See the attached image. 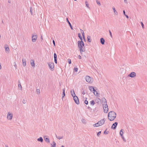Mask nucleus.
<instances>
[{
    "instance_id": "nucleus-27",
    "label": "nucleus",
    "mask_w": 147,
    "mask_h": 147,
    "mask_svg": "<svg viewBox=\"0 0 147 147\" xmlns=\"http://www.w3.org/2000/svg\"><path fill=\"white\" fill-rule=\"evenodd\" d=\"M96 100H97L96 103H98V104H99L101 103V100L99 98H97Z\"/></svg>"
},
{
    "instance_id": "nucleus-14",
    "label": "nucleus",
    "mask_w": 147,
    "mask_h": 147,
    "mask_svg": "<svg viewBox=\"0 0 147 147\" xmlns=\"http://www.w3.org/2000/svg\"><path fill=\"white\" fill-rule=\"evenodd\" d=\"M71 93L72 96L74 97L75 96H76L74 92V90H71Z\"/></svg>"
},
{
    "instance_id": "nucleus-28",
    "label": "nucleus",
    "mask_w": 147,
    "mask_h": 147,
    "mask_svg": "<svg viewBox=\"0 0 147 147\" xmlns=\"http://www.w3.org/2000/svg\"><path fill=\"white\" fill-rule=\"evenodd\" d=\"M53 144H51V147H55L56 143L55 141H53Z\"/></svg>"
},
{
    "instance_id": "nucleus-55",
    "label": "nucleus",
    "mask_w": 147,
    "mask_h": 147,
    "mask_svg": "<svg viewBox=\"0 0 147 147\" xmlns=\"http://www.w3.org/2000/svg\"><path fill=\"white\" fill-rule=\"evenodd\" d=\"M93 126L94 127H97L96 123L94 124L93 125Z\"/></svg>"
},
{
    "instance_id": "nucleus-19",
    "label": "nucleus",
    "mask_w": 147,
    "mask_h": 147,
    "mask_svg": "<svg viewBox=\"0 0 147 147\" xmlns=\"http://www.w3.org/2000/svg\"><path fill=\"white\" fill-rule=\"evenodd\" d=\"M62 98L63 99V98L65 96V89L64 88L63 89V94H62Z\"/></svg>"
},
{
    "instance_id": "nucleus-42",
    "label": "nucleus",
    "mask_w": 147,
    "mask_h": 147,
    "mask_svg": "<svg viewBox=\"0 0 147 147\" xmlns=\"http://www.w3.org/2000/svg\"><path fill=\"white\" fill-rule=\"evenodd\" d=\"M78 68L77 67H74V71L76 72H77L78 71Z\"/></svg>"
},
{
    "instance_id": "nucleus-15",
    "label": "nucleus",
    "mask_w": 147,
    "mask_h": 147,
    "mask_svg": "<svg viewBox=\"0 0 147 147\" xmlns=\"http://www.w3.org/2000/svg\"><path fill=\"white\" fill-rule=\"evenodd\" d=\"M31 64L33 67H35L34 61L33 59H31Z\"/></svg>"
},
{
    "instance_id": "nucleus-48",
    "label": "nucleus",
    "mask_w": 147,
    "mask_h": 147,
    "mask_svg": "<svg viewBox=\"0 0 147 147\" xmlns=\"http://www.w3.org/2000/svg\"><path fill=\"white\" fill-rule=\"evenodd\" d=\"M22 102L23 104H25L26 102V101L24 99L23 101H22Z\"/></svg>"
},
{
    "instance_id": "nucleus-2",
    "label": "nucleus",
    "mask_w": 147,
    "mask_h": 147,
    "mask_svg": "<svg viewBox=\"0 0 147 147\" xmlns=\"http://www.w3.org/2000/svg\"><path fill=\"white\" fill-rule=\"evenodd\" d=\"M116 114L114 111L110 112L108 115V119L111 121L113 120L116 118Z\"/></svg>"
},
{
    "instance_id": "nucleus-5",
    "label": "nucleus",
    "mask_w": 147,
    "mask_h": 147,
    "mask_svg": "<svg viewBox=\"0 0 147 147\" xmlns=\"http://www.w3.org/2000/svg\"><path fill=\"white\" fill-rule=\"evenodd\" d=\"M73 98L76 103L77 105L79 104V101L78 97L76 96H75L74 97H73Z\"/></svg>"
},
{
    "instance_id": "nucleus-40",
    "label": "nucleus",
    "mask_w": 147,
    "mask_h": 147,
    "mask_svg": "<svg viewBox=\"0 0 147 147\" xmlns=\"http://www.w3.org/2000/svg\"><path fill=\"white\" fill-rule=\"evenodd\" d=\"M96 3H97V4L99 5H101V4H100V1H98V0H96Z\"/></svg>"
},
{
    "instance_id": "nucleus-10",
    "label": "nucleus",
    "mask_w": 147,
    "mask_h": 147,
    "mask_svg": "<svg viewBox=\"0 0 147 147\" xmlns=\"http://www.w3.org/2000/svg\"><path fill=\"white\" fill-rule=\"evenodd\" d=\"M117 124L118 123L117 122H115V123L113 124L112 126L111 127V128L113 129H115L116 128Z\"/></svg>"
},
{
    "instance_id": "nucleus-13",
    "label": "nucleus",
    "mask_w": 147,
    "mask_h": 147,
    "mask_svg": "<svg viewBox=\"0 0 147 147\" xmlns=\"http://www.w3.org/2000/svg\"><path fill=\"white\" fill-rule=\"evenodd\" d=\"M66 21H67V22L68 23V24H69V26H70L71 28L72 29V30H73V27L72 26V25L71 24V23L70 22H69V21L68 20V19L67 18H66Z\"/></svg>"
},
{
    "instance_id": "nucleus-17",
    "label": "nucleus",
    "mask_w": 147,
    "mask_h": 147,
    "mask_svg": "<svg viewBox=\"0 0 147 147\" xmlns=\"http://www.w3.org/2000/svg\"><path fill=\"white\" fill-rule=\"evenodd\" d=\"M104 109V112L105 113H107L108 111V108L106 107L105 108H103Z\"/></svg>"
},
{
    "instance_id": "nucleus-47",
    "label": "nucleus",
    "mask_w": 147,
    "mask_h": 147,
    "mask_svg": "<svg viewBox=\"0 0 147 147\" xmlns=\"http://www.w3.org/2000/svg\"><path fill=\"white\" fill-rule=\"evenodd\" d=\"M109 34H110V35L111 36V38H112V33H111V31L110 30H109Z\"/></svg>"
},
{
    "instance_id": "nucleus-37",
    "label": "nucleus",
    "mask_w": 147,
    "mask_h": 147,
    "mask_svg": "<svg viewBox=\"0 0 147 147\" xmlns=\"http://www.w3.org/2000/svg\"><path fill=\"white\" fill-rule=\"evenodd\" d=\"M18 86H20V89L22 90V86H21L20 83V81L19 80L18 81Z\"/></svg>"
},
{
    "instance_id": "nucleus-20",
    "label": "nucleus",
    "mask_w": 147,
    "mask_h": 147,
    "mask_svg": "<svg viewBox=\"0 0 147 147\" xmlns=\"http://www.w3.org/2000/svg\"><path fill=\"white\" fill-rule=\"evenodd\" d=\"M87 39L88 42H91L92 40L90 36H88L87 37Z\"/></svg>"
},
{
    "instance_id": "nucleus-30",
    "label": "nucleus",
    "mask_w": 147,
    "mask_h": 147,
    "mask_svg": "<svg viewBox=\"0 0 147 147\" xmlns=\"http://www.w3.org/2000/svg\"><path fill=\"white\" fill-rule=\"evenodd\" d=\"M45 140L46 142H48V143H49L50 141L49 139L47 138H45Z\"/></svg>"
},
{
    "instance_id": "nucleus-50",
    "label": "nucleus",
    "mask_w": 147,
    "mask_h": 147,
    "mask_svg": "<svg viewBox=\"0 0 147 147\" xmlns=\"http://www.w3.org/2000/svg\"><path fill=\"white\" fill-rule=\"evenodd\" d=\"M14 66L16 67V64L15 62H14Z\"/></svg>"
},
{
    "instance_id": "nucleus-60",
    "label": "nucleus",
    "mask_w": 147,
    "mask_h": 147,
    "mask_svg": "<svg viewBox=\"0 0 147 147\" xmlns=\"http://www.w3.org/2000/svg\"><path fill=\"white\" fill-rule=\"evenodd\" d=\"M82 94H85V93L84 92V91H83L82 92Z\"/></svg>"
},
{
    "instance_id": "nucleus-29",
    "label": "nucleus",
    "mask_w": 147,
    "mask_h": 147,
    "mask_svg": "<svg viewBox=\"0 0 147 147\" xmlns=\"http://www.w3.org/2000/svg\"><path fill=\"white\" fill-rule=\"evenodd\" d=\"M78 37H79V38H80V39L81 40H82V37L81 36V34L80 33H79L78 34Z\"/></svg>"
},
{
    "instance_id": "nucleus-57",
    "label": "nucleus",
    "mask_w": 147,
    "mask_h": 147,
    "mask_svg": "<svg viewBox=\"0 0 147 147\" xmlns=\"http://www.w3.org/2000/svg\"><path fill=\"white\" fill-rule=\"evenodd\" d=\"M125 17H126V18H127V19H128L129 18V16H128V15H125Z\"/></svg>"
},
{
    "instance_id": "nucleus-25",
    "label": "nucleus",
    "mask_w": 147,
    "mask_h": 147,
    "mask_svg": "<svg viewBox=\"0 0 147 147\" xmlns=\"http://www.w3.org/2000/svg\"><path fill=\"white\" fill-rule=\"evenodd\" d=\"M113 10L114 12V13L116 15H117L118 14V12L117 11L115 10V8L114 7H113Z\"/></svg>"
},
{
    "instance_id": "nucleus-7",
    "label": "nucleus",
    "mask_w": 147,
    "mask_h": 147,
    "mask_svg": "<svg viewBox=\"0 0 147 147\" xmlns=\"http://www.w3.org/2000/svg\"><path fill=\"white\" fill-rule=\"evenodd\" d=\"M136 76V74L135 72H131L130 74H129L128 76L131 78H134Z\"/></svg>"
},
{
    "instance_id": "nucleus-26",
    "label": "nucleus",
    "mask_w": 147,
    "mask_h": 147,
    "mask_svg": "<svg viewBox=\"0 0 147 147\" xmlns=\"http://www.w3.org/2000/svg\"><path fill=\"white\" fill-rule=\"evenodd\" d=\"M90 104L92 106L94 105L95 104V102L93 100L90 101Z\"/></svg>"
},
{
    "instance_id": "nucleus-6",
    "label": "nucleus",
    "mask_w": 147,
    "mask_h": 147,
    "mask_svg": "<svg viewBox=\"0 0 147 147\" xmlns=\"http://www.w3.org/2000/svg\"><path fill=\"white\" fill-rule=\"evenodd\" d=\"M37 38V35H33L32 34V41L33 42H36Z\"/></svg>"
},
{
    "instance_id": "nucleus-64",
    "label": "nucleus",
    "mask_w": 147,
    "mask_h": 147,
    "mask_svg": "<svg viewBox=\"0 0 147 147\" xmlns=\"http://www.w3.org/2000/svg\"><path fill=\"white\" fill-rule=\"evenodd\" d=\"M5 147H8V146L7 145H5Z\"/></svg>"
},
{
    "instance_id": "nucleus-22",
    "label": "nucleus",
    "mask_w": 147,
    "mask_h": 147,
    "mask_svg": "<svg viewBox=\"0 0 147 147\" xmlns=\"http://www.w3.org/2000/svg\"><path fill=\"white\" fill-rule=\"evenodd\" d=\"M102 102H103V104L107 103V100L105 98H103L102 99Z\"/></svg>"
},
{
    "instance_id": "nucleus-32",
    "label": "nucleus",
    "mask_w": 147,
    "mask_h": 147,
    "mask_svg": "<svg viewBox=\"0 0 147 147\" xmlns=\"http://www.w3.org/2000/svg\"><path fill=\"white\" fill-rule=\"evenodd\" d=\"M85 4L86 5V6L89 9H90V7L89 6V4H88V3L87 1H85Z\"/></svg>"
},
{
    "instance_id": "nucleus-63",
    "label": "nucleus",
    "mask_w": 147,
    "mask_h": 147,
    "mask_svg": "<svg viewBox=\"0 0 147 147\" xmlns=\"http://www.w3.org/2000/svg\"><path fill=\"white\" fill-rule=\"evenodd\" d=\"M41 40H43V38L42 36H41Z\"/></svg>"
},
{
    "instance_id": "nucleus-9",
    "label": "nucleus",
    "mask_w": 147,
    "mask_h": 147,
    "mask_svg": "<svg viewBox=\"0 0 147 147\" xmlns=\"http://www.w3.org/2000/svg\"><path fill=\"white\" fill-rule=\"evenodd\" d=\"M105 119L103 118V119H101L100 121H98V122H99V123L100 125H101L105 123Z\"/></svg>"
},
{
    "instance_id": "nucleus-8",
    "label": "nucleus",
    "mask_w": 147,
    "mask_h": 147,
    "mask_svg": "<svg viewBox=\"0 0 147 147\" xmlns=\"http://www.w3.org/2000/svg\"><path fill=\"white\" fill-rule=\"evenodd\" d=\"M13 115L12 114L10 113L9 112L7 114V119L10 120H11L12 118Z\"/></svg>"
},
{
    "instance_id": "nucleus-61",
    "label": "nucleus",
    "mask_w": 147,
    "mask_h": 147,
    "mask_svg": "<svg viewBox=\"0 0 147 147\" xmlns=\"http://www.w3.org/2000/svg\"><path fill=\"white\" fill-rule=\"evenodd\" d=\"M88 109H91V108H90V107H89V106H88Z\"/></svg>"
},
{
    "instance_id": "nucleus-41",
    "label": "nucleus",
    "mask_w": 147,
    "mask_h": 147,
    "mask_svg": "<svg viewBox=\"0 0 147 147\" xmlns=\"http://www.w3.org/2000/svg\"><path fill=\"white\" fill-rule=\"evenodd\" d=\"M87 98H86V100L84 101L86 105H88V101L86 100Z\"/></svg>"
},
{
    "instance_id": "nucleus-43",
    "label": "nucleus",
    "mask_w": 147,
    "mask_h": 147,
    "mask_svg": "<svg viewBox=\"0 0 147 147\" xmlns=\"http://www.w3.org/2000/svg\"><path fill=\"white\" fill-rule=\"evenodd\" d=\"M101 133V131H99L97 133V136H99L100 135Z\"/></svg>"
},
{
    "instance_id": "nucleus-23",
    "label": "nucleus",
    "mask_w": 147,
    "mask_h": 147,
    "mask_svg": "<svg viewBox=\"0 0 147 147\" xmlns=\"http://www.w3.org/2000/svg\"><path fill=\"white\" fill-rule=\"evenodd\" d=\"M37 140L38 141L42 142L43 141V140L42 137H40L39 138L37 139Z\"/></svg>"
},
{
    "instance_id": "nucleus-31",
    "label": "nucleus",
    "mask_w": 147,
    "mask_h": 147,
    "mask_svg": "<svg viewBox=\"0 0 147 147\" xmlns=\"http://www.w3.org/2000/svg\"><path fill=\"white\" fill-rule=\"evenodd\" d=\"M103 108L108 107V106L107 103L103 104Z\"/></svg>"
},
{
    "instance_id": "nucleus-45",
    "label": "nucleus",
    "mask_w": 147,
    "mask_h": 147,
    "mask_svg": "<svg viewBox=\"0 0 147 147\" xmlns=\"http://www.w3.org/2000/svg\"><path fill=\"white\" fill-rule=\"evenodd\" d=\"M141 26H142V28H144V24L142 22H141Z\"/></svg>"
},
{
    "instance_id": "nucleus-21",
    "label": "nucleus",
    "mask_w": 147,
    "mask_h": 147,
    "mask_svg": "<svg viewBox=\"0 0 147 147\" xmlns=\"http://www.w3.org/2000/svg\"><path fill=\"white\" fill-rule=\"evenodd\" d=\"M93 93L94 95L97 97H98L99 96V94L96 91H95V92H93Z\"/></svg>"
},
{
    "instance_id": "nucleus-3",
    "label": "nucleus",
    "mask_w": 147,
    "mask_h": 147,
    "mask_svg": "<svg viewBox=\"0 0 147 147\" xmlns=\"http://www.w3.org/2000/svg\"><path fill=\"white\" fill-rule=\"evenodd\" d=\"M86 81L90 83H91L93 82V79L89 76H86L85 77Z\"/></svg>"
},
{
    "instance_id": "nucleus-59",
    "label": "nucleus",
    "mask_w": 147,
    "mask_h": 147,
    "mask_svg": "<svg viewBox=\"0 0 147 147\" xmlns=\"http://www.w3.org/2000/svg\"><path fill=\"white\" fill-rule=\"evenodd\" d=\"M82 36L83 38L84 39H85V36L84 35H82Z\"/></svg>"
},
{
    "instance_id": "nucleus-39",
    "label": "nucleus",
    "mask_w": 147,
    "mask_h": 147,
    "mask_svg": "<svg viewBox=\"0 0 147 147\" xmlns=\"http://www.w3.org/2000/svg\"><path fill=\"white\" fill-rule=\"evenodd\" d=\"M81 32L82 34V35H84V33L83 30L82 29H80Z\"/></svg>"
},
{
    "instance_id": "nucleus-58",
    "label": "nucleus",
    "mask_w": 147,
    "mask_h": 147,
    "mask_svg": "<svg viewBox=\"0 0 147 147\" xmlns=\"http://www.w3.org/2000/svg\"><path fill=\"white\" fill-rule=\"evenodd\" d=\"M123 14H124V15H126V14H125V10H124L123 11Z\"/></svg>"
},
{
    "instance_id": "nucleus-62",
    "label": "nucleus",
    "mask_w": 147,
    "mask_h": 147,
    "mask_svg": "<svg viewBox=\"0 0 147 147\" xmlns=\"http://www.w3.org/2000/svg\"><path fill=\"white\" fill-rule=\"evenodd\" d=\"M18 86V88H19V89H20V86Z\"/></svg>"
},
{
    "instance_id": "nucleus-18",
    "label": "nucleus",
    "mask_w": 147,
    "mask_h": 147,
    "mask_svg": "<svg viewBox=\"0 0 147 147\" xmlns=\"http://www.w3.org/2000/svg\"><path fill=\"white\" fill-rule=\"evenodd\" d=\"M55 136H56V138L59 140L62 139L63 138V136H57V135L56 134Z\"/></svg>"
},
{
    "instance_id": "nucleus-44",
    "label": "nucleus",
    "mask_w": 147,
    "mask_h": 147,
    "mask_svg": "<svg viewBox=\"0 0 147 147\" xmlns=\"http://www.w3.org/2000/svg\"><path fill=\"white\" fill-rule=\"evenodd\" d=\"M96 123L97 127L100 126V124L99 123V122H98L97 123Z\"/></svg>"
},
{
    "instance_id": "nucleus-12",
    "label": "nucleus",
    "mask_w": 147,
    "mask_h": 147,
    "mask_svg": "<svg viewBox=\"0 0 147 147\" xmlns=\"http://www.w3.org/2000/svg\"><path fill=\"white\" fill-rule=\"evenodd\" d=\"M5 49L6 52H7L9 53V48L8 45H5Z\"/></svg>"
},
{
    "instance_id": "nucleus-1",
    "label": "nucleus",
    "mask_w": 147,
    "mask_h": 147,
    "mask_svg": "<svg viewBox=\"0 0 147 147\" xmlns=\"http://www.w3.org/2000/svg\"><path fill=\"white\" fill-rule=\"evenodd\" d=\"M84 46V44L82 40H79L78 41V47L80 49V52L85 51V48L83 47Z\"/></svg>"
},
{
    "instance_id": "nucleus-24",
    "label": "nucleus",
    "mask_w": 147,
    "mask_h": 147,
    "mask_svg": "<svg viewBox=\"0 0 147 147\" xmlns=\"http://www.w3.org/2000/svg\"><path fill=\"white\" fill-rule=\"evenodd\" d=\"M22 64L23 66H25L26 65V59H25L24 60L23 59H22Z\"/></svg>"
},
{
    "instance_id": "nucleus-56",
    "label": "nucleus",
    "mask_w": 147,
    "mask_h": 147,
    "mask_svg": "<svg viewBox=\"0 0 147 147\" xmlns=\"http://www.w3.org/2000/svg\"><path fill=\"white\" fill-rule=\"evenodd\" d=\"M124 1L125 3H128L127 0H124Z\"/></svg>"
},
{
    "instance_id": "nucleus-33",
    "label": "nucleus",
    "mask_w": 147,
    "mask_h": 147,
    "mask_svg": "<svg viewBox=\"0 0 147 147\" xmlns=\"http://www.w3.org/2000/svg\"><path fill=\"white\" fill-rule=\"evenodd\" d=\"M123 129H121L120 131L119 132V134L121 136V135H123Z\"/></svg>"
},
{
    "instance_id": "nucleus-52",
    "label": "nucleus",
    "mask_w": 147,
    "mask_h": 147,
    "mask_svg": "<svg viewBox=\"0 0 147 147\" xmlns=\"http://www.w3.org/2000/svg\"><path fill=\"white\" fill-rule=\"evenodd\" d=\"M82 122L84 123H85V119H82Z\"/></svg>"
},
{
    "instance_id": "nucleus-34",
    "label": "nucleus",
    "mask_w": 147,
    "mask_h": 147,
    "mask_svg": "<svg viewBox=\"0 0 147 147\" xmlns=\"http://www.w3.org/2000/svg\"><path fill=\"white\" fill-rule=\"evenodd\" d=\"M54 59H57V55L56 53H54Z\"/></svg>"
},
{
    "instance_id": "nucleus-36",
    "label": "nucleus",
    "mask_w": 147,
    "mask_h": 147,
    "mask_svg": "<svg viewBox=\"0 0 147 147\" xmlns=\"http://www.w3.org/2000/svg\"><path fill=\"white\" fill-rule=\"evenodd\" d=\"M107 129L104 132V134H108L109 132V131H106Z\"/></svg>"
},
{
    "instance_id": "nucleus-16",
    "label": "nucleus",
    "mask_w": 147,
    "mask_h": 147,
    "mask_svg": "<svg viewBox=\"0 0 147 147\" xmlns=\"http://www.w3.org/2000/svg\"><path fill=\"white\" fill-rule=\"evenodd\" d=\"M100 42L102 45H104L105 42V39L102 38H101L100 39Z\"/></svg>"
},
{
    "instance_id": "nucleus-38",
    "label": "nucleus",
    "mask_w": 147,
    "mask_h": 147,
    "mask_svg": "<svg viewBox=\"0 0 147 147\" xmlns=\"http://www.w3.org/2000/svg\"><path fill=\"white\" fill-rule=\"evenodd\" d=\"M30 12L31 15H32V7H30Z\"/></svg>"
},
{
    "instance_id": "nucleus-35",
    "label": "nucleus",
    "mask_w": 147,
    "mask_h": 147,
    "mask_svg": "<svg viewBox=\"0 0 147 147\" xmlns=\"http://www.w3.org/2000/svg\"><path fill=\"white\" fill-rule=\"evenodd\" d=\"M121 138H122V139L123 140L124 142H125L126 141V140H125V138H124V136H123V135H121Z\"/></svg>"
},
{
    "instance_id": "nucleus-46",
    "label": "nucleus",
    "mask_w": 147,
    "mask_h": 147,
    "mask_svg": "<svg viewBox=\"0 0 147 147\" xmlns=\"http://www.w3.org/2000/svg\"><path fill=\"white\" fill-rule=\"evenodd\" d=\"M36 92L38 94H39L40 93V90L39 89H37L36 90Z\"/></svg>"
},
{
    "instance_id": "nucleus-11",
    "label": "nucleus",
    "mask_w": 147,
    "mask_h": 147,
    "mask_svg": "<svg viewBox=\"0 0 147 147\" xmlns=\"http://www.w3.org/2000/svg\"><path fill=\"white\" fill-rule=\"evenodd\" d=\"M94 87L93 86H90L89 87V89L92 92H95L96 90L94 88Z\"/></svg>"
},
{
    "instance_id": "nucleus-53",
    "label": "nucleus",
    "mask_w": 147,
    "mask_h": 147,
    "mask_svg": "<svg viewBox=\"0 0 147 147\" xmlns=\"http://www.w3.org/2000/svg\"><path fill=\"white\" fill-rule=\"evenodd\" d=\"M54 62L55 63H57V59H54Z\"/></svg>"
},
{
    "instance_id": "nucleus-51",
    "label": "nucleus",
    "mask_w": 147,
    "mask_h": 147,
    "mask_svg": "<svg viewBox=\"0 0 147 147\" xmlns=\"http://www.w3.org/2000/svg\"><path fill=\"white\" fill-rule=\"evenodd\" d=\"M53 44L54 45V46H55V41L54 40H53Z\"/></svg>"
},
{
    "instance_id": "nucleus-54",
    "label": "nucleus",
    "mask_w": 147,
    "mask_h": 147,
    "mask_svg": "<svg viewBox=\"0 0 147 147\" xmlns=\"http://www.w3.org/2000/svg\"><path fill=\"white\" fill-rule=\"evenodd\" d=\"M78 58H79V59H81V57L80 55H79L78 56Z\"/></svg>"
},
{
    "instance_id": "nucleus-49",
    "label": "nucleus",
    "mask_w": 147,
    "mask_h": 147,
    "mask_svg": "<svg viewBox=\"0 0 147 147\" xmlns=\"http://www.w3.org/2000/svg\"><path fill=\"white\" fill-rule=\"evenodd\" d=\"M68 63L69 64H71V60L70 59H68Z\"/></svg>"
},
{
    "instance_id": "nucleus-4",
    "label": "nucleus",
    "mask_w": 147,
    "mask_h": 147,
    "mask_svg": "<svg viewBox=\"0 0 147 147\" xmlns=\"http://www.w3.org/2000/svg\"><path fill=\"white\" fill-rule=\"evenodd\" d=\"M48 64L49 65V67L50 69L52 71L53 70H54L53 69L54 66V65L53 63L51 62L48 63Z\"/></svg>"
}]
</instances>
